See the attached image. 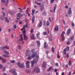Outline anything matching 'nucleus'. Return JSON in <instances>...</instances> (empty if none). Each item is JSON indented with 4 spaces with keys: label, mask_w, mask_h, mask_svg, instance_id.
<instances>
[{
    "label": "nucleus",
    "mask_w": 75,
    "mask_h": 75,
    "mask_svg": "<svg viewBox=\"0 0 75 75\" xmlns=\"http://www.w3.org/2000/svg\"><path fill=\"white\" fill-rule=\"evenodd\" d=\"M8 32H9V33H10V31H11V29H9L8 30Z\"/></svg>",
    "instance_id": "680f3d73"
},
{
    "label": "nucleus",
    "mask_w": 75,
    "mask_h": 75,
    "mask_svg": "<svg viewBox=\"0 0 75 75\" xmlns=\"http://www.w3.org/2000/svg\"><path fill=\"white\" fill-rule=\"evenodd\" d=\"M67 45H69L70 44V42L69 41H68L67 42Z\"/></svg>",
    "instance_id": "13d9d810"
},
{
    "label": "nucleus",
    "mask_w": 75,
    "mask_h": 75,
    "mask_svg": "<svg viewBox=\"0 0 75 75\" xmlns=\"http://www.w3.org/2000/svg\"><path fill=\"white\" fill-rule=\"evenodd\" d=\"M57 57L58 58H60V56L58 54H57Z\"/></svg>",
    "instance_id": "de8ad7c7"
},
{
    "label": "nucleus",
    "mask_w": 75,
    "mask_h": 75,
    "mask_svg": "<svg viewBox=\"0 0 75 75\" xmlns=\"http://www.w3.org/2000/svg\"><path fill=\"white\" fill-rule=\"evenodd\" d=\"M69 66H70V65H71V61H69Z\"/></svg>",
    "instance_id": "79ce46f5"
},
{
    "label": "nucleus",
    "mask_w": 75,
    "mask_h": 75,
    "mask_svg": "<svg viewBox=\"0 0 75 75\" xmlns=\"http://www.w3.org/2000/svg\"><path fill=\"white\" fill-rule=\"evenodd\" d=\"M55 65L57 67H58V66H59V65H58V63H56L55 64Z\"/></svg>",
    "instance_id": "49530a36"
},
{
    "label": "nucleus",
    "mask_w": 75,
    "mask_h": 75,
    "mask_svg": "<svg viewBox=\"0 0 75 75\" xmlns=\"http://www.w3.org/2000/svg\"><path fill=\"white\" fill-rule=\"evenodd\" d=\"M27 27H28V25L27 24H26V26L24 25L23 27V28L21 29V31H22V30H23V31H22V33L23 34V37L25 40L27 39V36L25 35V27H26V28H27Z\"/></svg>",
    "instance_id": "f03ea898"
},
{
    "label": "nucleus",
    "mask_w": 75,
    "mask_h": 75,
    "mask_svg": "<svg viewBox=\"0 0 75 75\" xmlns=\"http://www.w3.org/2000/svg\"><path fill=\"white\" fill-rule=\"evenodd\" d=\"M15 62H16V61L14 60H12L10 62L11 63H12V64H14V63H15Z\"/></svg>",
    "instance_id": "c756f323"
},
{
    "label": "nucleus",
    "mask_w": 75,
    "mask_h": 75,
    "mask_svg": "<svg viewBox=\"0 0 75 75\" xmlns=\"http://www.w3.org/2000/svg\"><path fill=\"white\" fill-rule=\"evenodd\" d=\"M62 21L63 23V24H64V25H65V22L64 21V19H62Z\"/></svg>",
    "instance_id": "09e8293b"
},
{
    "label": "nucleus",
    "mask_w": 75,
    "mask_h": 75,
    "mask_svg": "<svg viewBox=\"0 0 75 75\" xmlns=\"http://www.w3.org/2000/svg\"><path fill=\"white\" fill-rule=\"evenodd\" d=\"M65 49H66L68 51L69 50V47H68V46H67L66 47V48H65Z\"/></svg>",
    "instance_id": "72a5a7b5"
},
{
    "label": "nucleus",
    "mask_w": 75,
    "mask_h": 75,
    "mask_svg": "<svg viewBox=\"0 0 75 75\" xmlns=\"http://www.w3.org/2000/svg\"><path fill=\"white\" fill-rule=\"evenodd\" d=\"M30 38L32 40H34L35 39V38L34 37V34H32L30 36Z\"/></svg>",
    "instance_id": "9b49d317"
},
{
    "label": "nucleus",
    "mask_w": 75,
    "mask_h": 75,
    "mask_svg": "<svg viewBox=\"0 0 75 75\" xmlns=\"http://www.w3.org/2000/svg\"><path fill=\"white\" fill-rule=\"evenodd\" d=\"M27 72H28V73H30L31 72V70H28L27 71Z\"/></svg>",
    "instance_id": "a19ab883"
},
{
    "label": "nucleus",
    "mask_w": 75,
    "mask_h": 75,
    "mask_svg": "<svg viewBox=\"0 0 75 75\" xmlns=\"http://www.w3.org/2000/svg\"><path fill=\"white\" fill-rule=\"evenodd\" d=\"M46 44L47 43H46V42H45L44 43V47L45 48H47L48 47V45H47Z\"/></svg>",
    "instance_id": "4be33fe9"
},
{
    "label": "nucleus",
    "mask_w": 75,
    "mask_h": 75,
    "mask_svg": "<svg viewBox=\"0 0 75 75\" xmlns=\"http://www.w3.org/2000/svg\"><path fill=\"white\" fill-rule=\"evenodd\" d=\"M49 20L50 21H51V18L50 17L49 18Z\"/></svg>",
    "instance_id": "69168bd1"
},
{
    "label": "nucleus",
    "mask_w": 75,
    "mask_h": 75,
    "mask_svg": "<svg viewBox=\"0 0 75 75\" xmlns=\"http://www.w3.org/2000/svg\"><path fill=\"white\" fill-rule=\"evenodd\" d=\"M2 60L3 62H4V63L6 62V61H7V60H6L5 59H2Z\"/></svg>",
    "instance_id": "f704fd0d"
},
{
    "label": "nucleus",
    "mask_w": 75,
    "mask_h": 75,
    "mask_svg": "<svg viewBox=\"0 0 75 75\" xmlns=\"http://www.w3.org/2000/svg\"><path fill=\"white\" fill-rule=\"evenodd\" d=\"M65 67H66V68H68V64H67L65 65Z\"/></svg>",
    "instance_id": "052dcab7"
},
{
    "label": "nucleus",
    "mask_w": 75,
    "mask_h": 75,
    "mask_svg": "<svg viewBox=\"0 0 75 75\" xmlns=\"http://www.w3.org/2000/svg\"><path fill=\"white\" fill-rule=\"evenodd\" d=\"M52 67H50L48 69H47V71H50V70L52 69Z\"/></svg>",
    "instance_id": "7c9ffc66"
},
{
    "label": "nucleus",
    "mask_w": 75,
    "mask_h": 75,
    "mask_svg": "<svg viewBox=\"0 0 75 75\" xmlns=\"http://www.w3.org/2000/svg\"><path fill=\"white\" fill-rule=\"evenodd\" d=\"M32 11V16H34V13H35V10L33 9Z\"/></svg>",
    "instance_id": "a878e982"
},
{
    "label": "nucleus",
    "mask_w": 75,
    "mask_h": 75,
    "mask_svg": "<svg viewBox=\"0 0 75 75\" xmlns=\"http://www.w3.org/2000/svg\"><path fill=\"white\" fill-rule=\"evenodd\" d=\"M34 49H32L31 50V52H34Z\"/></svg>",
    "instance_id": "e2e57ef3"
},
{
    "label": "nucleus",
    "mask_w": 75,
    "mask_h": 75,
    "mask_svg": "<svg viewBox=\"0 0 75 75\" xmlns=\"http://www.w3.org/2000/svg\"><path fill=\"white\" fill-rule=\"evenodd\" d=\"M2 14L3 16H5V13H4V12H3Z\"/></svg>",
    "instance_id": "4d7b16f0"
},
{
    "label": "nucleus",
    "mask_w": 75,
    "mask_h": 75,
    "mask_svg": "<svg viewBox=\"0 0 75 75\" xmlns=\"http://www.w3.org/2000/svg\"><path fill=\"white\" fill-rule=\"evenodd\" d=\"M40 69L38 67H35L33 71V72H36L37 73H38V72H40Z\"/></svg>",
    "instance_id": "7ed1b4c3"
},
{
    "label": "nucleus",
    "mask_w": 75,
    "mask_h": 75,
    "mask_svg": "<svg viewBox=\"0 0 75 75\" xmlns=\"http://www.w3.org/2000/svg\"><path fill=\"white\" fill-rule=\"evenodd\" d=\"M40 34V33L38 32V33L36 35V37H37L38 38H40V36H39Z\"/></svg>",
    "instance_id": "6ab92c4d"
},
{
    "label": "nucleus",
    "mask_w": 75,
    "mask_h": 75,
    "mask_svg": "<svg viewBox=\"0 0 75 75\" xmlns=\"http://www.w3.org/2000/svg\"><path fill=\"white\" fill-rule=\"evenodd\" d=\"M58 26H56L54 29L55 31H58Z\"/></svg>",
    "instance_id": "c85d7f7f"
},
{
    "label": "nucleus",
    "mask_w": 75,
    "mask_h": 75,
    "mask_svg": "<svg viewBox=\"0 0 75 75\" xmlns=\"http://www.w3.org/2000/svg\"><path fill=\"white\" fill-rule=\"evenodd\" d=\"M57 71H58V69H55L54 70L55 72H57Z\"/></svg>",
    "instance_id": "774afa93"
},
{
    "label": "nucleus",
    "mask_w": 75,
    "mask_h": 75,
    "mask_svg": "<svg viewBox=\"0 0 75 75\" xmlns=\"http://www.w3.org/2000/svg\"><path fill=\"white\" fill-rule=\"evenodd\" d=\"M3 59V58L1 57V56H0V59L2 60V59Z\"/></svg>",
    "instance_id": "0e129e2a"
},
{
    "label": "nucleus",
    "mask_w": 75,
    "mask_h": 75,
    "mask_svg": "<svg viewBox=\"0 0 75 75\" xmlns=\"http://www.w3.org/2000/svg\"><path fill=\"white\" fill-rule=\"evenodd\" d=\"M20 37L21 38L19 39V40L21 41L22 44H24V42L23 41V36L22 35H20Z\"/></svg>",
    "instance_id": "9d476101"
},
{
    "label": "nucleus",
    "mask_w": 75,
    "mask_h": 75,
    "mask_svg": "<svg viewBox=\"0 0 75 75\" xmlns=\"http://www.w3.org/2000/svg\"><path fill=\"white\" fill-rule=\"evenodd\" d=\"M26 67L27 68H30V62L27 61L25 63Z\"/></svg>",
    "instance_id": "1a4fd4ad"
},
{
    "label": "nucleus",
    "mask_w": 75,
    "mask_h": 75,
    "mask_svg": "<svg viewBox=\"0 0 75 75\" xmlns=\"http://www.w3.org/2000/svg\"><path fill=\"white\" fill-rule=\"evenodd\" d=\"M71 30V29H69L67 30V31L66 34L67 35H69V34H70V31Z\"/></svg>",
    "instance_id": "f8f14e48"
},
{
    "label": "nucleus",
    "mask_w": 75,
    "mask_h": 75,
    "mask_svg": "<svg viewBox=\"0 0 75 75\" xmlns=\"http://www.w3.org/2000/svg\"><path fill=\"white\" fill-rule=\"evenodd\" d=\"M5 20L6 22H7V23L9 22V21H8V18H7V17L5 18Z\"/></svg>",
    "instance_id": "cd10ccee"
},
{
    "label": "nucleus",
    "mask_w": 75,
    "mask_h": 75,
    "mask_svg": "<svg viewBox=\"0 0 75 75\" xmlns=\"http://www.w3.org/2000/svg\"><path fill=\"white\" fill-rule=\"evenodd\" d=\"M35 3H36V4H37L38 5H41V3H38L36 1H35Z\"/></svg>",
    "instance_id": "e433bc0d"
},
{
    "label": "nucleus",
    "mask_w": 75,
    "mask_h": 75,
    "mask_svg": "<svg viewBox=\"0 0 75 75\" xmlns=\"http://www.w3.org/2000/svg\"><path fill=\"white\" fill-rule=\"evenodd\" d=\"M51 51L52 52H54V47H52V48Z\"/></svg>",
    "instance_id": "4c0bfd02"
},
{
    "label": "nucleus",
    "mask_w": 75,
    "mask_h": 75,
    "mask_svg": "<svg viewBox=\"0 0 75 75\" xmlns=\"http://www.w3.org/2000/svg\"><path fill=\"white\" fill-rule=\"evenodd\" d=\"M13 30H14L16 28H17V26H16V25H15L13 26Z\"/></svg>",
    "instance_id": "2f4dec72"
},
{
    "label": "nucleus",
    "mask_w": 75,
    "mask_h": 75,
    "mask_svg": "<svg viewBox=\"0 0 75 75\" xmlns=\"http://www.w3.org/2000/svg\"><path fill=\"white\" fill-rule=\"evenodd\" d=\"M56 9V6H55L54 7V10H53V12L54 13L55 11V10Z\"/></svg>",
    "instance_id": "37998d69"
},
{
    "label": "nucleus",
    "mask_w": 75,
    "mask_h": 75,
    "mask_svg": "<svg viewBox=\"0 0 75 75\" xmlns=\"http://www.w3.org/2000/svg\"><path fill=\"white\" fill-rule=\"evenodd\" d=\"M29 11H28V9L27 8V10L26 11V13H27L28 17H30V14L29 13Z\"/></svg>",
    "instance_id": "dca6fc26"
},
{
    "label": "nucleus",
    "mask_w": 75,
    "mask_h": 75,
    "mask_svg": "<svg viewBox=\"0 0 75 75\" xmlns=\"http://www.w3.org/2000/svg\"><path fill=\"white\" fill-rule=\"evenodd\" d=\"M30 52L28 50H27L26 51V54L25 55L26 57H28L27 58V59L28 60H31V59L34 58L35 57H36V59H35L33 60V61L31 62V67H33L34 64H36L37 63V61L39 59V56L38 55H37L36 53H34L32 55L30 56Z\"/></svg>",
    "instance_id": "f257e3e1"
},
{
    "label": "nucleus",
    "mask_w": 75,
    "mask_h": 75,
    "mask_svg": "<svg viewBox=\"0 0 75 75\" xmlns=\"http://www.w3.org/2000/svg\"><path fill=\"white\" fill-rule=\"evenodd\" d=\"M71 26L72 27H74V22H72L71 23Z\"/></svg>",
    "instance_id": "c03bdc74"
},
{
    "label": "nucleus",
    "mask_w": 75,
    "mask_h": 75,
    "mask_svg": "<svg viewBox=\"0 0 75 75\" xmlns=\"http://www.w3.org/2000/svg\"><path fill=\"white\" fill-rule=\"evenodd\" d=\"M4 52L5 54H7V55H9V54H10L9 53V52H8L6 50H4Z\"/></svg>",
    "instance_id": "4468645a"
},
{
    "label": "nucleus",
    "mask_w": 75,
    "mask_h": 75,
    "mask_svg": "<svg viewBox=\"0 0 75 75\" xmlns=\"http://www.w3.org/2000/svg\"><path fill=\"white\" fill-rule=\"evenodd\" d=\"M17 17H22L23 16V15H22L20 13H18L17 14Z\"/></svg>",
    "instance_id": "a211bd4d"
},
{
    "label": "nucleus",
    "mask_w": 75,
    "mask_h": 75,
    "mask_svg": "<svg viewBox=\"0 0 75 75\" xmlns=\"http://www.w3.org/2000/svg\"><path fill=\"white\" fill-rule=\"evenodd\" d=\"M33 16V17L32 18V21L33 23H34L35 21V17L34 16Z\"/></svg>",
    "instance_id": "aec40b11"
},
{
    "label": "nucleus",
    "mask_w": 75,
    "mask_h": 75,
    "mask_svg": "<svg viewBox=\"0 0 75 75\" xmlns=\"http://www.w3.org/2000/svg\"><path fill=\"white\" fill-rule=\"evenodd\" d=\"M6 69V67H4L3 68V69L2 70L3 71H5V70Z\"/></svg>",
    "instance_id": "603ef678"
},
{
    "label": "nucleus",
    "mask_w": 75,
    "mask_h": 75,
    "mask_svg": "<svg viewBox=\"0 0 75 75\" xmlns=\"http://www.w3.org/2000/svg\"><path fill=\"white\" fill-rule=\"evenodd\" d=\"M22 23H23V22L22 21H21L19 22V24H22Z\"/></svg>",
    "instance_id": "338daca9"
},
{
    "label": "nucleus",
    "mask_w": 75,
    "mask_h": 75,
    "mask_svg": "<svg viewBox=\"0 0 75 75\" xmlns=\"http://www.w3.org/2000/svg\"><path fill=\"white\" fill-rule=\"evenodd\" d=\"M10 72L11 73H12L13 75H17V72L14 69H11L10 70Z\"/></svg>",
    "instance_id": "423d86ee"
},
{
    "label": "nucleus",
    "mask_w": 75,
    "mask_h": 75,
    "mask_svg": "<svg viewBox=\"0 0 75 75\" xmlns=\"http://www.w3.org/2000/svg\"><path fill=\"white\" fill-rule=\"evenodd\" d=\"M74 37L73 36H72L70 38H69V40L70 41H72L73 40H74Z\"/></svg>",
    "instance_id": "5701e85b"
},
{
    "label": "nucleus",
    "mask_w": 75,
    "mask_h": 75,
    "mask_svg": "<svg viewBox=\"0 0 75 75\" xmlns=\"http://www.w3.org/2000/svg\"><path fill=\"white\" fill-rule=\"evenodd\" d=\"M71 71H69V73L68 75H71Z\"/></svg>",
    "instance_id": "864d4df0"
},
{
    "label": "nucleus",
    "mask_w": 75,
    "mask_h": 75,
    "mask_svg": "<svg viewBox=\"0 0 75 75\" xmlns=\"http://www.w3.org/2000/svg\"><path fill=\"white\" fill-rule=\"evenodd\" d=\"M16 64L19 67H20L21 68H23L24 67V66L19 62H17L16 63Z\"/></svg>",
    "instance_id": "39448f33"
},
{
    "label": "nucleus",
    "mask_w": 75,
    "mask_h": 75,
    "mask_svg": "<svg viewBox=\"0 0 75 75\" xmlns=\"http://www.w3.org/2000/svg\"><path fill=\"white\" fill-rule=\"evenodd\" d=\"M66 56L68 58H69V54H67V55H66Z\"/></svg>",
    "instance_id": "3c124183"
},
{
    "label": "nucleus",
    "mask_w": 75,
    "mask_h": 75,
    "mask_svg": "<svg viewBox=\"0 0 75 75\" xmlns=\"http://www.w3.org/2000/svg\"><path fill=\"white\" fill-rule=\"evenodd\" d=\"M18 46L19 50H21V46L20 45H18Z\"/></svg>",
    "instance_id": "c9c22d12"
},
{
    "label": "nucleus",
    "mask_w": 75,
    "mask_h": 75,
    "mask_svg": "<svg viewBox=\"0 0 75 75\" xmlns=\"http://www.w3.org/2000/svg\"><path fill=\"white\" fill-rule=\"evenodd\" d=\"M3 56L5 58H8L9 57V56L7 54H3Z\"/></svg>",
    "instance_id": "412c9836"
},
{
    "label": "nucleus",
    "mask_w": 75,
    "mask_h": 75,
    "mask_svg": "<svg viewBox=\"0 0 75 75\" xmlns=\"http://www.w3.org/2000/svg\"><path fill=\"white\" fill-rule=\"evenodd\" d=\"M10 47L9 46L6 45L5 47H2L0 48L1 50H4V49H6L7 50H9Z\"/></svg>",
    "instance_id": "0eeeda50"
},
{
    "label": "nucleus",
    "mask_w": 75,
    "mask_h": 75,
    "mask_svg": "<svg viewBox=\"0 0 75 75\" xmlns=\"http://www.w3.org/2000/svg\"><path fill=\"white\" fill-rule=\"evenodd\" d=\"M65 34V32L64 31H63L61 34V37L62 40L63 41L64 40H65V37H64V34Z\"/></svg>",
    "instance_id": "20e7f679"
},
{
    "label": "nucleus",
    "mask_w": 75,
    "mask_h": 75,
    "mask_svg": "<svg viewBox=\"0 0 75 75\" xmlns=\"http://www.w3.org/2000/svg\"><path fill=\"white\" fill-rule=\"evenodd\" d=\"M47 33L46 32H45L43 33V35H47Z\"/></svg>",
    "instance_id": "58836bf2"
},
{
    "label": "nucleus",
    "mask_w": 75,
    "mask_h": 75,
    "mask_svg": "<svg viewBox=\"0 0 75 75\" xmlns=\"http://www.w3.org/2000/svg\"><path fill=\"white\" fill-rule=\"evenodd\" d=\"M46 25L47 26H49L50 25V22L48 21H47L46 23Z\"/></svg>",
    "instance_id": "473e14b6"
},
{
    "label": "nucleus",
    "mask_w": 75,
    "mask_h": 75,
    "mask_svg": "<svg viewBox=\"0 0 75 75\" xmlns=\"http://www.w3.org/2000/svg\"><path fill=\"white\" fill-rule=\"evenodd\" d=\"M44 8V7H42L40 8V10H42Z\"/></svg>",
    "instance_id": "bf43d9fd"
},
{
    "label": "nucleus",
    "mask_w": 75,
    "mask_h": 75,
    "mask_svg": "<svg viewBox=\"0 0 75 75\" xmlns=\"http://www.w3.org/2000/svg\"><path fill=\"white\" fill-rule=\"evenodd\" d=\"M11 37L12 38H14V35L13 34H12L11 35Z\"/></svg>",
    "instance_id": "5fc2aeb1"
},
{
    "label": "nucleus",
    "mask_w": 75,
    "mask_h": 75,
    "mask_svg": "<svg viewBox=\"0 0 75 75\" xmlns=\"http://www.w3.org/2000/svg\"><path fill=\"white\" fill-rule=\"evenodd\" d=\"M1 2L3 3H6L5 6H7L8 4V0H7L6 2V0H1Z\"/></svg>",
    "instance_id": "6e6552de"
},
{
    "label": "nucleus",
    "mask_w": 75,
    "mask_h": 75,
    "mask_svg": "<svg viewBox=\"0 0 75 75\" xmlns=\"http://www.w3.org/2000/svg\"><path fill=\"white\" fill-rule=\"evenodd\" d=\"M46 62H44L42 65V67L44 68H45L46 67Z\"/></svg>",
    "instance_id": "ddd939ff"
},
{
    "label": "nucleus",
    "mask_w": 75,
    "mask_h": 75,
    "mask_svg": "<svg viewBox=\"0 0 75 75\" xmlns=\"http://www.w3.org/2000/svg\"><path fill=\"white\" fill-rule=\"evenodd\" d=\"M54 1H55V0H51L50 4H52Z\"/></svg>",
    "instance_id": "a18cd8bd"
},
{
    "label": "nucleus",
    "mask_w": 75,
    "mask_h": 75,
    "mask_svg": "<svg viewBox=\"0 0 75 75\" xmlns=\"http://www.w3.org/2000/svg\"><path fill=\"white\" fill-rule=\"evenodd\" d=\"M42 14L43 16H46V15H47V13L45 11L44 12L42 13Z\"/></svg>",
    "instance_id": "bb28decb"
},
{
    "label": "nucleus",
    "mask_w": 75,
    "mask_h": 75,
    "mask_svg": "<svg viewBox=\"0 0 75 75\" xmlns=\"http://www.w3.org/2000/svg\"><path fill=\"white\" fill-rule=\"evenodd\" d=\"M72 13V12H71V8H69V11H68V14H71Z\"/></svg>",
    "instance_id": "2eb2a0df"
},
{
    "label": "nucleus",
    "mask_w": 75,
    "mask_h": 75,
    "mask_svg": "<svg viewBox=\"0 0 75 75\" xmlns=\"http://www.w3.org/2000/svg\"><path fill=\"white\" fill-rule=\"evenodd\" d=\"M3 68V66L2 65L0 64V69H1Z\"/></svg>",
    "instance_id": "8fccbe9b"
},
{
    "label": "nucleus",
    "mask_w": 75,
    "mask_h": 75,
    "mask_svg": "<svg viewBox=\"0 0 75 75\" xmlns=\"http://www.w3.org/2000/svg\"><path fill=\"white\" fill-rule=\"evenodd\" d=\"M65 8H68V6H65Z\"/></svg>",
    "instance_id": "6e6d98bb"
},
{
    "label": "nucleus",
    "mask_w": 75,
    "mask_h": 75,
    "mask_svg": "<svg viewBox=\"0 0 75 75\" xmlns=\"http://www.w3.org/2000/svg\"><path fill=\"white\" fill-rule=\"evenodd\" d=\"M67 51V49H64V50H63V52H64V54L65 55H66V54H67V52H66Z\"/></svg>",
    "instance_id": "b1692460"
},
{
    "label": "nucleus",
    "mask_w": 75,
    "mask_h": 75,
    "mask_svg": "<svg viewBox=\"0 0 75 75\" xmlns=\"http://www.w3.org/2000/svg\"><path fill=\"white\" fill-rule=\"evenodd\" d=\"M42 21H40V22L39 23L38 25V27H41L42 25Z\"/></svg>",
    "instance_id": "f3484780"
},
{
    "label": "nucleus",
    "mask_w": 75,
    "mask_h": 75,
    "mask_svg": "<svg viewBox=\"0 0 75 75\" xmlns=\"http://www.w3.org/2000/svg\"><path fill=\"white\" fill-rule=\"evenodd\" d=\"M30 32L31 33H33L34 32V30H33V29L32 28L31 30L30 31Z\"/></svg>",
    "instance_id": "ea45409f"
},
{
    "label": "nucleus",
    "mask_w": 75,
    "mask_h": 75,
    "mask_svg": "<svg viewBox=\"0 0 75 75\" xmlns=\"http://www.w3.org/2000/svg\"><path fill=\"white\" fill-rule=\"evenodd\" d=\"M37 44H38V46L40 47V42L39 41H37Z\"/></svg>",
    "instance_id": "393cba45"
}]
</instances>
